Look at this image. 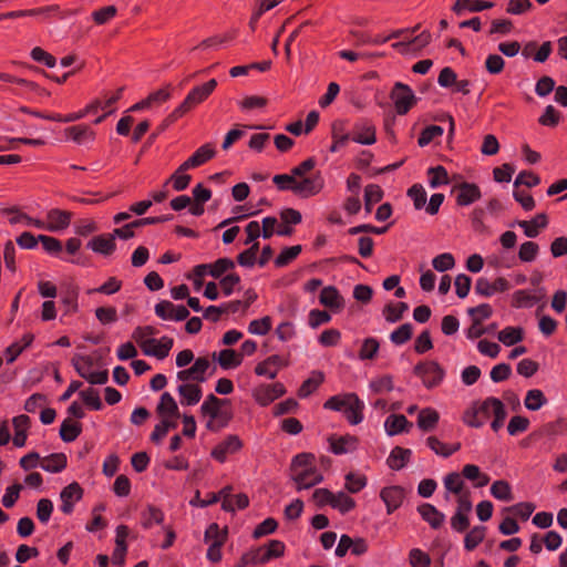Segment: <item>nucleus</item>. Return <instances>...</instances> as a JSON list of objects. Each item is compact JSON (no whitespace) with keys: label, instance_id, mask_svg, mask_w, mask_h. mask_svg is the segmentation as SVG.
<instances>
[{"label":"nucleus","instance_id":"nucleus-1","mask_svg":"<svg viewBox=\"0 0 567 567\" xmlns=\"http://www.w3.org/2000/svg\"><path fill=\"white\" fill-rule=\"evenodd\" d=\"M315 455L310 453L297 454L290 465V476L297 489H308L323 481L322 474L315 464Z\"/></svg>","mask_w":567,"mask_h":567},{"label":"nucleus","instance_id":"nucleus-2","mask_svg":"<svg viewBox=\"0 0 567 567\" xmlns=\"http://www.w3.org/2000/svg\"><path fill=\"white\" fill-rule=\"evenodd\" d=\"M272 181L279 189H290L295 194L305 197L318 194L323 187V178L320 173L312 175V177H305L299 181L296 179L292 174H279L275 175Z\"/></svg>","mask_w":567,"mask_h":567},{"label":"nucleus","instance_id":"nucleus-3","mask_svg":"<svg viewBox=\"0 0 567 567\" xmlns=\"http://www.w3.org/2000/svg\"><path fill=\"white\" fill-rule=\"evenodd\" d=\"M217 81L209 80L203 85L195 86L186 95L184 101L168 115V122H175L196 105L203 103L216 89Z\"/></svg>","mask_w":567,"mask_h":567},{"label":"nucleus","instance_id":"nucleus-4","mask_svg":"<svg viewBox=\"0 0 567 567\" xmlns=\"http://www.w3.org/2000/svg\"><path fill=\"white\" fill-rule=\"evenodd\" d=\"M72 365L80 377L86 379L91 384H105L109 380V372L106 370L99 372H91L93 367V359L89 355L75 354L72 359Z\"/></svg>","mask_w":567,"mask_h":567},{"label":"nucleus","instance_id":"nucleus-5","mask_svg":"<svg viewBox=\"0 0 567 567\" xmlns=\"http://www.w3.org/2000/svg\"><path fill=\"white\" fill-rule=\"evenodd\" d=\"M414 373L422 379L424 385L429 389L439 385L445 374L443 368L434 361L420 362L415 365Z\"/></svg>","mask_w":567,"mask_h":567},{"label":"nucleus","instance_id":"nucleus-6","mask_svg":"<svg viewBox=\"0 0 567 567\" xmlns=\"http://www.w3.org/2000/svg\"><path fill=\"white\" fill-rule=\"evenodd\" d=\"M398 114L404 115L415 104L416 97L411 87L404 83L396 82L391 92Z\"/></svg>","mask_w":567,"mask_h":567},{"label":"nucleus","instance_id":"nucleus-7","mask_svg":"<svg viewBox=\"0 0 567 567\" xmlns=\"http://www.w3.org/2000/svg\"><path fill=\"white\" fill-rule=\"evenodd\" d=\"M154 311L163 320L182 321L189 316V311L185 306H176L167 300L156 303Z\"/></svg>","mask_w":567,"mask_h":567},{"label":"nucleus","instance_id":"nucleus-8","mask_svg":"<svg viewBox=\"0 0 567 567\" xmlns=\"http://www.w3.org/2000/svg\"><path fill=\"white\" fill-rule=\"evenodd\" d=\"M456 193V203L460 206H468L481 198V189L476 184L463 182L452 188Z\"/></svg>","mask_w":567,"mask_h":567},{"label":"nucleus","instance_id":"nucleus-9","mask_svg":"<svg viewBox=\"0 0 567 567\" xmlns=\"http://www.w3.org/2000/svg\"><path fill=\"white\" fill-rule=\"evenodd\" d=\"M511 288V284L503 277H498L494 282L486 278H478L475 284V292L483 297H491L495 292H504Z\"/></svg>","mask_w":567,"mask_h":567},{"label":"nucleus","instance_id":"nucleus-10","mask_svg":"<svg viewBox=\"0 0 567 567\" xmlns=\"http://www.w3.org/2000/svg\"><path fill=\"white\" fill-rule=\"evenodd\" d=\"M86 246L96 254L110 256L116 249L115 235L103 234L95 236L87 243Z\"/></svg>","mask_w":567,"mask_h":567},{"label":"nucleus","instance_id":"nucleus-11","mask_svg":"<svg viewBox=\"0 0 567 567\" xmlns=\"http://www.w3.org/2000/svg\"><path fill=\"white\" fill-rule=\"evenodd\" d=\"M228 401L218 399L214 394H209L206 396L205 401L200 406V411L204 416H209L212 419H228V415L225 411H223V405Z\"/></svg>","mask_w":567,"mask_h":567},{"label":"nucleus","instance_id":"nucleus-12","mask_svg":"<svg viewBox=\"0 0 567 567\" xmlns=\"http://www.w3.org/2000/svg\"><path fill=\"white\" fill-rule=\"evenodd\" d=\"M404 489L400 486H388L382 488L380 493L381 499L386 505L388 514L399 508L404 499Z\"/></svg>","mask_w":567,"mask_h":567},{"label":"nucleus","instance_id":"nucleus-13","mask_svg":"<svg viewBox=\"0 0 567 567\" xmlns=\"http://www.w3.org/2000/svg\"><path fill=\"white\" fill-rule=\"evenodd\" d=\"M82 492L81 486L75 482L62 489L60 494L62 501L61 511L64 514H71L73 512V504L82 497Z\"/></svg>","mask_w":567,"mask_h":567},{"label":"nucleus","instance_id":"nucleus-14","mask_svg":"<svg viewBox=\"0 0 567 567\" xmlns=\"http://www.w3.org/2000/svg\"><path fill=\"white\" fill-rule=\"evenodd\" d=\"M177 392L181 396V403L183 405H195L197 404L203 395V391L199 384L195 383H182L177 386Z\"/></svg>","mask_w":567,"mask_h":567},{"label":"nucleus","instance_id":"nucleus-15","mask_svg":"<svg viewBox=\"0 0 567 567\" xmlns=\"http://www.w3.org/2000/svg\"><path fill=\"white\" fill-rule=\"evenodd\" d=\"M72 214L66 210L60 209H51L48 212L47 218L49 224L47 226V230L49 231H62L64 230L71 221Z\"/></svg>","mask_w":567,"mask_h":567},{"label":"nucleus","instance_id":"nucleus-16","mask_svg":"<svg viewBox=\"0 0 567 567\" xmlns=\"http://www.w3.org/2000/svg\"><path fill=\"white\" fill-rule=\"evenodd\" d=\"M412 426V422L408 421L403 414H391L384 421V430L389 436L409 432Z\"/></svg>","mask_w":567,"mask_h":567},{"label":"nucleus","instance_id":"nucleus-17","mask_svg":"<svg viewBox=\"0 0 567 567\" xmlns=\"http://www.w3.org/2000/svg\"><path fill=\"white\" fill-rule=\"evenodd\" d=\"M352 140L362 145H372L375 142V127L367 121L357 123Z\"/></svg>","mask_w":567,"mask_h":567},{"label":"nucleus","instance_id":"nucleus-18","mask_svg":"<svg viewBox=\"0 0 567 567\" xmlns=\"http://www.w3.org/2000/svg\"><path fill=\"white\" fill-rule=\"evenodd\" d=\"M319 301L322 306L332 311H338L343 307V298L333 286L324 287L319 296Z\"/></svg>","mask_w":567,"mask_h":567},{"label":"nucleus","instance_id":"nucleus-19","mask_svg":"<svg viewBox=\"0 0 567 567\" xmlns=\"http://www.w3.org/2000/svg\"><path fill=\"white\" fill-rule=\"evenodd\" d=\"M421 517L427 522L432 528H439L445 520V515L440 512L435 506L429 503L421 504L417 507Z\"/></svg>","mask_w":567,"mask_h":567},{"label":"nucleus","instance_id":"nucleus-20","mask_svg":"<svg viewBox=\"0 0 567 567\" xmlns=\"http://www.w3.org/2000/svg\"><path fill=\"white\" fill-rule=\"evenodd\" d=\"M349 400L350 403L347 405L343 413L351 424H359L363 420L362 411L364 409V403L354 393H349Z\"/></svg>","mask_w":567,"mask_h":567},{"label":"nucleus","instance_id":"nucleus-21","mask_svg":"<svg viewBox=\"0 0 567 567\" xmlns=\"http://www.w3.org/2000/svg\"><path fill=\"white\" fill-rule=\"evenodd\" d=\"M173 339L169 337H162L159 340L155 339L154 343H148V346L143 349V352L146 355L156 357L157 359H165L172 347H173Z\"/></svg>","mask_w":567,"mask_h":567},{"label":"nucleus","instance_id":"nucleus-22","mask_svg":"<svg viewBox=\"0 0 567 567\" xmlns=\"http://www.w3.org/2000/svg\"><path fill=\"white\" fill-rule=\"evenodd\" d=\"M156 412L162 417H173L178 419L179 417V409L175 401V399L168 393L164 392L161 396V401L156 408Z\"/></svg>","mask_w":567,"mask_h":567},{"label":"nucleus","instance_id":"nucleus-23","mask_svg":"<svg viewBox=\"0 0 567 567\" xmlns=\"http://www.w3.org/2000/svg\"><path fill=\"white\" fill-rule=\"evenodd\" d=\"M494 3L488 1H480V0H456L452 10L457 16L463 14L465 10L471 12H481L486 9L493 8Z\"/></svg>","mask_w":567,"mask_h":567},{"label":"nucleus","instance_id":"nucleus-24","mask_svg":"<svg viewBox=\"0 0 567 567\" xmlns=\"http://www.w3.org/2000/svg\"><path fill=\"white\" fill-rule=\"evenodd\" d=\"M66 456L63 453H54L41 458L40 467L50 473H60L66 466Z\"/></svg>","mask_w":567,"mask_h":567},{"label":"nucleus","instance_id":"nucleus-25","mask_svg":"<svg viewBox=\"0 0 567 567\" xmlns=\"http://www.w3.org/2000/svg\"><path fill=\"white\" fill-rule=\"evenodd\" d=\"M548 224L547 216L545 214H538L530 221L519 220L517 225L524 229V233L529 238L538 236V229L545 228Z\"/></svg>","mask_w":567,"mask_h":567},{"label":"nucleus","instance_id":"nucleus-26","mask_svg":"<svg viewBox=\"0 0 567 567\" xmlns=\"http://www.w3.org/2000/svg\"><path fill=\"white\" fill-rule=\"evenodd\" d=\"M213 358L218 361L223 369L227 370L238 367L241 363L243 354L237 353L234 350L226 349L221 350L218 354L214 352Z\"/></svg>","mask_w":567,"mask_h":567},{"label":"nucleus","instance_id":"nucleus-27","mask_svg":"<svg viewBox=\"0 0 567 567\" xmlns=\"http://www.w3.org/2000/svg\"><path fill=\"white\" fill-rule=\"evenodd\" d=\"M411 454H412L411 450L395 446L391 451V453L386 460V464L389 465L390 468L399 471L410 460Z\"/></svg>","mask_w":567,"mask_h":567},{"label":"nucleus","instance_id":"nucleus-28","mask_svg":"<svg viewBox=\"0 0 567 567\" xmlns=\"http://www.w3.org/2000/svg\"><path fill=\"white\" fill-rule=\"evenodd\" d=\"M355 446L357 439L351 435L341 436L339 439H330L331 451L337 455L352 452Z\"/></svg>","mask_w":567,"mask_h":567},{"label":"nucleus","instance_id":"nucleus-29","mask_svg":"<svg viewBox=\"0 0 567 567\" xmlns=\"http://www.w3.org/2000/svg\"><path fill=\"white\" fill-rule=\"evenodd\" d=\"M323 380H324V375L322 372L312 371L311 375L307 380H305L303 383L301 384V386L298 391V395L300 398L309 396L318 389V386L323 382Z\"/></svg>","mask_w":567,"mask_h":567},{"label":"nucleus","instance_id":"nucleus-30","mask_svg":"<svg viewBox=\"0 0 567 567\" xmlns=\"http://www.w3.org/2000/svg\"><path fill=\"white\" fill-rule=\"evenodd\" d=\"M33 341L32 334H24L20 341H16L6 349V358L8 363H12L19 354L27 349Z\"/></svg>","mask_w":567,"mask_h":567},{"label":"nucleus","instance_id":"nucleus-31","mask_svg":"<svg viewBox=\"0 0 567 567\" xmlns=\"http://www.w3.org/2000/svg\"><path fill=\"white\" fill-rule=\"evenodd\" d=\"M164 520V513L153 506L148 505L143 512H142V526L146 529L153 527L155 524H162Z\"/></svg>","mask_w":567,"mask_h":567},{"label":"nucleus","instance_id":"nucleus-32","mask_svg":"<svg viewBox=\"0 0 567 567\" xmlns=\"http://www.w3.org/2000/svg\"><path fill=\"white\" fill-rule=\"evenodd\" d=\"M177 427V419L162 417V421L155 425L154 431L151 434V440L154 443L161 442V440L168 433V431Z\"/></svg>","mask_w":567,"mask_h":567},{"label":"nucleus","instance_id":"nucleus-33","mask_svg":"<svg viewBox=\"0 0 567 567\" xmlns=\"http://www.w3.org/2000/svg\"><path fill=\"white\" fill-rule=\"evenodd\" d=\"M498 340L509 347L518 343L524 338V331L518 327H506L497 334Z\"/></svg>","mask_w":567,"mask_h":567},{"label":"nucleus","instance_id":"nucleus-34","mask_svg":"<svg viewBox=\"0 0 567 567\" xmlns=\"http://www.w3.org/2000/svg\"><path fill=\"white\" fill-rule=\"evenodd\" d=\"M462 474L465 478L476 482V487H483L488 484L489 477L482 473L480 467L473 464H467L463 467Z\"/></svg>","mask_w":567,"mask_h":567},{"label":"nucleus","instance_id":"nucleus-35","mask_svg":"<svg viewBox=\"0 0 567 567\" xmlns=\"http://www.w3.org/2000/svg\"><path fill=\"white\" fill-rule=\"evenodd\" d=\"M427 175L430 176L429 185L431 188H439L450 182L446 168L441 165L430 167Z\"/></svg>","mask_w":567,"mask_h":567},{"label":"nucleus","instance_id":"nucleus-36","mask_svg":"<svg viewBox=\"0 0 567 567\" xmlns=\"http://www.w3.org/2000/svg\"><path fill=\"white\" fill-rule=\"evenodd\" d=\"M383 197V190L379 185L370 184L364 189V208L368 214L371 213L374 204L379 203Z\"/></svg>","mask_w":567,"mask_h":567},{"label":"nucleus","instance_id":"nucleus-37","mask_svg":"<svg viewBox=\"0 0 567 567\" xmlns=\"http://www.w3.org/2000/svg\"><path fill=\"white\" fill-rule=\"evenodd\" d=\"M439 413L433 409H423L417 417V425L423 431H431L439 421Z\"/></svg>","mask_w":567,"mask_h":567},{"label":"nucleus","instance_id":"nucleus-38","mask_svg":"<svg viewBox=\"0 0 567 567\" xmlns=\"http://www.w3.org/2000/svg\"><path fill=\"white\" fill-rule=\"evenodd\" d=\"M157 331L155 328L151 326L146 327H138L133 331L132 337L135 339V341L140 344L142 349H145L148 343H154L155 339L151 338L152 336L156 334Z\"/></svg>","mask_w":567,"mask_h":567},{"label":"nucleus","instance_id":"nucleus-39","mask_svg":"<svg viewBox=\"0 0 567 567\" xmlns=\"http://www.w3.org/2000/svg\"><path fill=\"white\" fill-rule=\"evenodd\" d=\"M408 309L409 306L405 302L389 303L384 307L383 315L388 322H398Z\"/></svg>","mask_w":567,"mask_h":567},{"label":"nucleus","instance_id":"nucleus-40","mask_svg":"<svg viewBox=\"0 0 567 567\" xmlns=\"http://www.w3.org/2000/svg\"><path fill=\"white\" fill-rule=\"evenodd\" d=\"M491 494L496 499L511 502L513 499L511 485L503 480L495 481L491 486Z\"/></svg>","mask_w":567,"mask_h":567},{"label":"nucleus","instance_id":"nucleus-41","mask_svg":"<svg viewBox=\"0 0 567 567\" xmlns=\"http://www.w3.org/2000/svg\"><path fill=\"white\" fill-rule=\"evenodd\" d=\"M65 134L78 144L93 138V132L85 125L71 126L65 128Z\"/></svg>","mask_w":567,"mask_h":567},{"label":"nucleus","instance_id":"nucleus-42","mask_svg":"<svg viewBox=\"0 0 567 567\" xmlns=\"http://www.w3.org/2000/svg\"><path fill=\"white\" fill-rule=\"evenodd\" d=\"M39 241L42 244L43 249L55 257H60L63 260H68L66 258L62 257V243L54 238L47 235H39Z\"/></svg>","mask_w":567,"mask_h":567},{"label":"nucleus","instance_id":"nucleus-43","mask_svg":"<svg viewBox=\"0 0 567 567\" xmlns=\"http://www.w3.org/2000/svg\"><path fill=\"white\" fill-rule=\"evenodd\" d=\"M539 301L536 295L529 293L527 290H517L513 295V307L515 308H530Z\"/></svg>","mask_w":567,"mask_h":567},{"label":"nucleus","instance_id":"nucleus-44","mask_svg":"<svg viewBox=\"0 0 567 567\" xmlns=\"http://www.w3.org/2000/svg\"><path fill=\"white\" fill-rule=\"evenodd\" d=\"M226 539H227V530L220 529L218 524L212 523L207 527V529L205 532V536H204V540L206 544L210 545V544H216V542H219L220 546H223L225 544Z\"/></svg>","mask_w":567,"mask_h":567},{"label":"nucleus","instance_id":"nucleus-45","mask_svg":"<svg viewBox=\"0 0 567 567\" xmlns=\"http://www.w3.org/2000/svg\"><path fill=\"white\" fill-rule=\"evenodd\" d=\"M81 431V424L72 423L66 419L61 424L60 436L64 442H73L80 435Z\"/></svg>","mask_w":567,"mask_h":567},{"label":"nucleus","instance_id":"nucleus-46","mask_svg":"<svg viewBox=\"0 0 567 567\" xmlns=\"http://www.w3.org/2000/svg\"><path fill=\"white\" fill-rule=\"evenodd\" d=\"M486 527H473L464 538V546L467 550H473L485 537Z\"/></svg>","mask_w":567,"mask_h":567},{"label":"nucleus","instance_id":"nucleus-47","mask_svg":"<svg viewBox=\"0 0 567 567\" xmlns=\"http://www.w3.org/2000/svg\"><path fill=\"white\" fill-rule=\"evenodd\" d=\"M331 506L339 509L342 514H346L354 508L355 502L343 492H340L338 494H332Z\"/></svg>","mask_w":567,"mask_h":567},{"label":"nucleus","instance_id":"nucleus-48","mask_svg":"<svg viewBox=\"0 0 567 567\" xmlns=\"http://www.w3.org/2000/svg\"><path fill=\"white\" fill-rule=\"evenodd\" d=\"M79 395L84 404H86L92 410L100 411L103 408V403L97 390L89 388L86 390L80 391Z\"/></svg>","mask_w":567,"mask_h":567},{"label":"nucleus","instance_id":"nucleus-49","mask_svg":"<svg viewBox=\"0 0 567 567\" xmlns=\"http://www.w3.org/2000/svg\"><path fill=\"white\" fill-rule=\"evenodd\" d=\"M379 348L380 344L375 338H367L362 342L361 349L359 351V358L361 360H372L375 358Z\"/></svg>","mask_w":567,"mask_h":567},{"label":"nucleus","instance_id":"nucleus-50","mask_svg":"<svg viewBox=\"0 0 567 567\" xmlns=\"http://www.w3.org/2000/svg\"><path fill=\"white\" fill-rule=\"evenodd\" d=\"M427 445L437 455H441L444 457H449L450 455H452L454 452H456L461 447L460 443H456L453 447H447L444 443H442L435 436L427 437Z\"/></svg>","mask_w":567,"mask_h":567},{"label":"nucleus","instance_id":"nucleus-51","mask_svg":"<svg viewBox=\"0 0 567 567\" xmlns=\"http://www.w3.org/2000/svg\"><path fill=\"white\" fill-rule=\"evenodd\" d=\"M547 402L544 393L540 390H529L525 398V406L530 411L539 410Z\"/></svg>","mask_w":567,"mask_h":567},{"label":"nucleus","instance_id":"nucleus-52","mask_svg":"<svg viewBox=\"0 0 567 567\" xmlns=\"http://www.w3.org/2000/svg\"><path fill=\"white\" fill-rule=\"evenodd\" d=\"M216 154L214 146L210 143L204 144L200 146L192 156L190 159L194 161L196 167L203 165L210 158H213Z\"/></svg>","mask_w":567,"mask_h":567},{"label":"nucleus","instance_id":"nucleus-53","mask_svg":"<svg viewBox=\"0 0 567 567\" xmlns=\"http://www.w3.org/2000/svg\"><path fill=\"white\" fill-rule=\"evenodd\" d=\"M176 378L182 383L200 384L207 380V377H202L197 370L192 365L177 372Z\"/></svg>","mask_w":567,"mask_h":567},{"label":"nucleus","instance_id":"nucleus-54","mask_svg":"<svg viewBox=\"0 0 567 567\" xmlns=\"http://www.w3.org/2000/svg\"><path fill=\"white\" fill-rule=\"evenodd\" d=\"M413 333V327L411 323H404L398 329L391 332L390 340L398 346L404 344L409 341Z\"/></svg>","mask_w":567,"mask_h":567},{"label":"nucleus","instance_id":"nucleus-55","mask_svg":"<svg viewBox=\"0 0 567 567\" xmlns=\"http://www.w3.org/2000/svg\"><path fill=\"white\" fill-rule=\"evenodd\" d=\"M301 246L296 245L285 248L276 258L275 264L277 267H284L292 261L301 252Z\"/></svg>","mask_w":567,"mask_h":567},{"label":"nucleus","instance_id":"nucleus-56","mask_svg":"<svg viewBox=\"0 0 567 567\" xmlns=\"http://www.w3.org/2000/svg\"><path fill=\"white\" fill-rule=\"evenodd\" d=\"M235 268V262L229 258H219L210 267V276L220 278L221 275Z\"/></svg>","mask_w":567,"mask_h":567},{"label":"nucleus","instance_id":"nucleus-57","mask_svg":"<svg viewBox=\"0 0 567 567\" xmlns=\"http://www.w3.org/2000/svg\"><path fill=\"white\" fill-rule=\"evenodd\" d=\"M443 127L439 126V125H430V126H426L419 140H417V143L421 147L423 146H426L429 145L435 137H439L443 134Z\"/></svg>","mask_w":567,"mask_h":567},{"label":"nucleus","instance_id":"nucleus-58","mask_svg":"<svg viewBox=\"0 0 567 567\" xmlns=\"http://www.w3.org/2000/svg\"><path fill=\"white\" fill-rule=\"evenodd\" d=\"M444 486L449 492L454 493L456 495H461L464 493L463 492L464 482L461 478V475L456 472L450 473L445 477Z\"/></svg>","mask_w":567,"mask_h":567},{"label":"nucleus","instance_id":"nucleus-59","mask_svg":"<svg viewBox=\"0 0 567 567\" xmlns=\"http://www.w3.org/2000/svg\"><path fill=\"white\" fill-rule=\"evenodd\" d=\"M23 486L20 483H16L11 486H8L1 499L2 505L7 508H11L19 499L20 492Z\"/></svg>","mask_w":567,"mask_h":567},{"label":"nucleus","instance_id":"nucleus-60","mask_svg":"<svg viewBox=\"0 0 567 567\" xmlns=\"http://www.w3.org/2000/svg\"><path fill=\"white\" fill-rule=\"evenodd\" d=\"M432 265L435 270L443 272L452 269L455 265V260L452 254L443 252L432 260Z\"/></svg>","mask_w":567,"mask_h":567},{"label":"nucleus","instance_id":"nucleus-61","mask_svg":"<svg viewBox=\"0 0 567 567\" xmlns=\"http://www.w3.org/2000/svg\"><path fill=\"white\" fill-rule=\"evenodd\" d=\"M408 195L412 198L414 207L421 209L426 204V192L422 185L415 184L409 190Z\"/></svg>","mask_w":567,"mask_h":567},{"label":"nucleus","instance_id":"nucleus-62","mask_svg":"<svg viewBox=\"0 0 567 567\" xmlns=\"http://www.w3.org/2000/svg\"><path fill=\"white\" fill-rule=\"evenodd\" d=\"M409 560L412 567H430L431 565L430 556L419 548L410 550Z\"/></svg>","mask_w":567,"mask_h":567},{"label":"nucleus","instance_id":"nucleus-63","mask_svg":"<svg viewBox=\"0 0 567 567\" xmlns=\"http://www.w3.org/2000/svg\"><path fill=\"white\" fill-rule=\"evenodd\" d=\"M367 485V478L363 475L349 473L346 476V488L350 493H358Z\"/></svg>","mask_w":567,"mask_h":567},{"label":"nucleus","instance_id":"nucleus-64","mask_svg":"<svg viewBox=\"0 0 567 567\" xmlns=\"http://www.w3.org/2000/svg\"><path fill=\"white\" fill-rule=\"evenodd\" d=\"M538 252V245L534 241H526L520 245L518 257L522 261L530 262L533 261Z\"/></svg>","mask_w":567,"mask_h":567}]
</instances>
